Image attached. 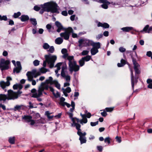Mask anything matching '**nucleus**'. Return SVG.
I'll return each mask as SVG.
<instances>
[{"mask_svg": "<svg viewBox=\"0 0 152 152\" xmlns=\"http://www.w3.org/2000/svg\"><path fill=\"white\" fill-rule=\"evenodd\" d=\"M12 62L15 66V67L13 69V72H16L17 73H19L22 69L20 62L19 61H17L16 64L15 61L14 60L12 61Z\"/></svg>", "mask_w": 152, "mask_h": 152, "instance_id": "obj_12", "label": "nucleus"}, {"mask_svg": "<svg viewBox=\"0 0 152 152\" xmlns=\"http://www.w3.org/2000/svg\"><path fill=\"white\" fill-rule=\"evenodd\" d=\"M61 76L64 78L66 82H69L70 80V76L66 73L61 74Z\"/></svg>", "mask_w": 152, "mask_h": 152, "instance_id": "obj_22", "label": "nucleus"}, {"mask_svg": "<svg viewBox=\"0 0 152 152\" xmlns=\"http://www.w3.org/2000/svg\"><path fill=\"white\" fill-rule=\"evenodd\" d=\"M102 7L105 9H107L108 8V6L106 4H103L101 5Z\"/></svg>", "mask_w": 152, "mask_h": 152, "instance_id": "obj_62", "label": "nucleus"}, {"mask_svg": "<svg viewBox=\"0 0 152 152\" xmlns=\"http://www.w3.org/2000/svg\"><path fill=\"white\" fill-rule=\"evenodd\" d=\"M7 81L4 82V81H1L0 82V86L1 88L4 90L5 91H7L5 88L6 86H8L10 85V81L12 80V78L10 77H7L6 78Z\"/></svg>", "mask_w": 152, "mask_h": 152, "instance_id": "obj_11", "label": "nucleus"}, {"mask_svg": "<svg viewBox=\"0 0 152 152\" xmlns=\"http://www.w3.org/2000/svg\"><path fill=\"white\" fill-rule=\"evenodd\" d=\"M86 39H80L79 41L78 46L81 48L82 47L86 46Z\"/></svg>", "mask_w": 152, "mask_h": 152, "instance_id": "obj_18", "label": "nucleus"}, {"mask_svg": "<svg viewBox=\"0 0 152 152\" xmlns=\"http://www.w3.org/2000/svg\"><path fill=\"white\" fill-rule=\"evenodd\" d=\"M13 88L14 89H21L23 88V86L20 84H16L13 85Z\"/></svg>", "mask_w": 152, "mask_h": 152, "instance_id": "obj_25", "label": "nucleus"}, {"mask_svg": "<svg viewBox=\"0 0 152 152\" xmlns=\"http://www.w3.org/2000/svg\"><path fill=\"white\" fill-rule=\"evenodd\" d=\"M93 42L91 40L86 39V46H89L90 45L92 46Z\"/></svg>", "mask_w": 152, "mask_h": 152, "instance_id": "obj_37", "label": "nucleus"}, {"mask_svg": "<svg viewBox=\"0 0 152 152\" xmlns=\"http://www.w3.org/2000/svg\"><path fill=\"white\" fill-rule=\"evenodd\" d=\"M97 148L98 150L100 151H102V146H97Z\"/></svg>", "mask_w": 152, "mask_h": 152, "instance_id": "obj_60", "label": "nucleus"}, {"mask_svg": "<svg viewBox=\"0 0 152 152\" xmlns=\"http://www.w3.org/2000/svg\"><path fill=\"white\" fill-rule=\"evenodd\" d=\"M69 117L71 118L72 121V123L71 125L72 127H75L77 128V126L78 125H80L79 124H78V121H79V119L76 118H73V114L71 113H69Z\"/></svg>", "mask_w": 152, "mask_h": 152, "instance_id": "obj_13", "label": "nucleus"}, {"mask_svg": "<svg viewBox=\"0 0 152 152\" xmlns=\"http://www.w3.org/2000/svg\"><path fill=\"white\" fill-rule=\"evenodd\" d=\"M101 115L104 117H105L107 116V114L105 111H103L101 113Z\"/></svg>", "mask_w": 152, "mask_h": 152, "instance_id": "obj_61", "label": "nucleus"}, {"mask_svg": "<svg viewBox=\"0 0 152 152\" xmlns=\"http://www.w3.org/2000/svg\"><path fill=\"white\" fill-rule=\"evenodd\" d=\"M46 27L47 29L49 30V31L50 32V29H51L52 27L49 24H48L46 25Z\"/></svg>", "mask_w": 152, "mask_h": 152, "instance_id": "obj_57", "label": "nucleus"}, {"mask_svg": "<svg viewBox=\"0 0 152 152\" xmlns=\"http://www.w3.org/2000/svg\"><path fill=\"white\" fill-rule=\"evenodd\" d=\"M85 61H89L91 58V56H90L88 55L86 57L83 58Z\"/></svg>", "mask_w": 152, "mask_h": 152, "instance_id": "obj_44", "label": "nucleus"}, {"mask_svg": "<svg viewBox=\"0 0 152 152\" xmlns=\"http://www.w3.org/2000/svg\"><path fill=\"white\" fill-rule=\"evenodd\" d=\"M71 106H72V108L70 109V111L71 112H72L73 111V110L75 109V103L73 101H72L71 102Z\"/></svg>", "mask_w": 152, "mask_h": 152, "instance_id": "obj_46", "label": "nucleus"}, {"mask_svg": "<svg viewBox=\"0 0 152 152\" xmlns=\"http://www.w3.org/2000/svg\"><path fill=\"white\" fill-rule=\"evenodd\" d=\"M22 21H25L29 19V17L28 16L22 15L20 18Z\"/></svg>", "mask_w": 152, "mask_h": 152, "instance_id": "obj_29", "label": "nucleus"}, {"mask_svg": "<svg viewBox=\"0 0 152 152\" xmlns=\"http://www.w3.org/2000/svg\"><path fill=\"white\" fill-rule=\"evenodd\" d=\"M23 105H17L15 107L14 109L15 110H20L23 109Z\"/></svg>", "mask_w": 152, "mask_h": 152, "instance_id": "obj_39", "label": "nucleus"}, {"mask_svg": "<svg viewBox=\"0 0 152 152\" xmlns=\"http://www.w3.org/2000/svg\"><path fill=\"white\" fill-rule=\"evenodd\" d=\"M45 60L44 61L43 65V67H45L46 66L47 62L49 65L50 68L53 67L54 66V63L56 60L57 57L55 55H46L45 56Z\"/></svg>", "mask_w": 152, "mask_h": 152, "instance_id": "obj_3", "label": "nucleus"}, {"mask_svg": "<svg viewBox=\"0 0 152 152\" xmlns=\"http://www.w3.org/2000/svg\"><path fill=\"white\" fill-rule=\"evenodd\" d=\"M133 29V27H126L122 28L121 29L124 32H129Z\"/></svg>", "mask_w": 152, "mask_h": 152, "instance_id": "obj_27", "label": "nucleus"}, {"mask_svg": "<svg viewBox=\"0 0 152 152\" xmlns=\"http://www.w3.org/2000/svg\"><path fill=\"white\" fill-rule=\"evenodd\" d=\"M114 107H106L105 110L107 112H111L113 110Z\"/></svg>", "mask_w": 152, "mask_h": 152, "instance_id": "obj_51", "label": "nucleus"}, {"mask_svg": "<svg viewBox=\"0 0 152 152\" xmlns=\"http://www.w3.org/2000/svg\"><path fill=\"white\" fill-rule=\"evenodd\" d=\"M8 98L7 95L3 94H0V101H5Z\"/></svg>", "mask_w": 152, "mask_h": 152, "instance_id": "obj_31", "label": "nucleus"}, {"mask_svg": "<svg viewBox=\"0 0 152 152\" xmlns=\"http://www.w3.org/2000/svg\"><path fill=\"white\" fill-rule=\"evenodd\" d=\"M39 71L42 73H45L48 71V70L44 67H42L39 69Z\"/></svg>", "mask_w": 152, "mask_h": 152, "instance_id": "obj_38", "label": "nucleus"}, {"mask_svg": "<svg viewBox=\"0 0 152 152\" xmlns=\"http://www.w3.org/2000/svg\"><path fill=\"white\" fill-rule=\"evenodd\" d=\"M133 63L134 65V68L136 74H139L140 73V71L139 69L140 65L134 60H133Z\"/></svg>", "mask_w": 152, "mask_h": 152, "instance_id": "obj_15", "label": "nucleus"}, {"mask_svg": "<svg viewBox=\"0 0 152 152\" xmlns=\"http://www.w3.org/2000/svg\"><path fill=\"white\" fill-rule=\"evenodd\" d=\"M41 6L42 9L40 10L39 13L41 14H43L44 11L50 12L52 13H59L58 11V6L54 2L51 1L45 3L41 5Z\"/></svg>", "mask_w": 152, "mask_h": 152, "instance_id": "obj_1", "label": "nucleus"}, {"mask_svg": "<svg viewBox=\"0 0 152 152\" xmlns=\"http://www.w3.org/2000/svg\"><path fill=\"white\" fill-rule=\"evenodd\" d=\"M21 15V13L20 12H18L16 13H15L13 15V17L15 18H17L18 17L20 16Z\"/></svg>", "mask_w": 152, "mask_h": 152, "instance_id": "obj_50", "label": "nucleus"}, {"mask_svg": "<svg viewBox=\"0 0 152 152\" xmlns=\"http://www.w3.org/2000/svg\"><path fill=\"white\" fill-rule=\"evenodd\" d=\"M146 55L149 56V57H151L152 56V52L151 51H148Z\"/></svg>", "mask_w": 152, "mask_h": 152, "instance_id": "obj_63", "label": "nucleus"}, {"mask_svg": "<svg viewBox=\"0 0 152 152\" xmlns=\"http://www.w3.org/2000/svg\"><path fill=\"white\" fill-rule=\"evenodd\" d=\"M147 83L148 84V87L150 89H152V79H148L147 80Z\"/></svg>", "mask_w": 152, "mask_h": 152, "instance_id": "obj_32", "label": "nucleus"}, {"mask_svg": "<svg viewBox=\"0 0 152 152\" xmlns=\"http://www.w3.org/2000/svg\"><path fill=\"white\" fill-rule=\"evenodd\" d=\"M121 63L118 64V66L119 67H121L123 66L126 64V61L125 60L122 59L121 61Z\"/></svg>", "mask_w": 152, "mask_h": 152, "instance_id": "obj_33", "label": "nucleus"}, {"mask_svg": "<svg viewBox=\"0 0 152 152\" xmlns=\"http://www.w3.org/2000/svg\"><path fill=\"white\" fill-rule=\"evenodd\" d=\"M63 42V39L61 37H58L55 40V42L56 44L60 45Z\"/></svg>", "mask_w": 152, "mask_h": 152, "instance_id": "obj_26", "label": "nucleus"}, {"mask_svg": "<svg viewBox=\"0 0 152 152\" xmlns=\"http://www.w3.org/2000/svg\"><path fill=\"white\" fill-rule=\"evenodd\" d=\"M131 72V83H132V87L133 88H134V83L135 82V83L137 82V79L136 78H134L133 75V72L132 70L130 69Z\"/></svg>", "mask_w": 152, "mask_h": 152, "instance_id": "obj_20", "label": "nucleus"}, {"mask_svg": "<svg viewBox=\"0 0 152 152\" xmlns=\"http://www.w3.org/2000/svg\"><path fill=\"white\" fill-rule=\"evenodd\" d=\"M40 86H39L38 89L37 91V92H36V90L35 88L32 89L31 91V92L33 93L32 96V97L34 98H38L41 96L42 94V92L43 91H41V94H39V89Z\"/></svg>", "mask_w": 152, "mask_h": 152, "instance_id": "obj_14", "label": "nucleus"}, {"mask_svg": "<svg viewBox=\"0 0 152 152\" xmlns=\"http://www.w3.org/2000/svg\"><path fill=\"white\" fill-rule=\"evenodd\" d=\"M91 55H94L98 52V50L97 49L93 47L91 49Z\"/></svg>", "mask_w": 152, "mask_h": 152, "instance_id": "obj_30", "label": "nucleus"}, {"mask_svg": "<svg viewBox=\"0 0 152 152\" xmlns=\"http://www.w3.org/2000/svg\"><path fill=\"white\" fill-rule=\"evenodd\" d=\"M35 72V70H32L31 72H28L26 74L28 80L29 81H31L32 84L33 86L35 85L36 84V80H33V76Z\"/></svg>", "mask_w": 152, "mask_h": 152, "instance_id": "obj_9", "label": "nucleus"}, {"mask_svg": "<svg viewBox=\"0 0 152 152\" xmlns=\"http://www.w3.org/2000/svg\"><path fill=\"white\" fill-rule=\"evenodd\" d=\"M89 53V51L87 50H83L81 54L83 56L87 55Z\"/></svg>", "mask_w": 152, "mask_h": 152, "instance_id": "obj_54", "label": "nucleus"}, {"mask_svg": "<svg viewBox=\"0 0 152 152\" xmlns=\"http://www.w3.org/2000/svg\"><path fill=\"white\" fill-rule=\"evenodd\" d=\"M62 89L64 95L66 96H68L67 93H69L71 91V88L69 87H67L66 89L62 88Z\"/></svg>", "mask_w": 152, "mask_h": 152, "instance_id": "obj_23", "label": "nucleus"}, {"mask_svg": "<svg viewBox=\"0 0 152 152\" xmlns=\"http://www.w3.org/2000/svg\"><path fill=\"white\" fill-rule=\"evenodd\" d=\"M80 125H78L77 126L76 128L77 130V133L80 136L79 140L80 141L81 144H82L86 142V140L85 136L86 133L85 132L83 133L82 132L80 129Z\"/></svg>", "mask_w": 152, "mask_h": 152, "instance_id": "obj_7", "label": "nucleus"}, {"mask_svg": "<svg viewBox=\"0 0 152 152\" xmlns=\"http://www.w3.org/2000/svg\"><path fill=\"white\" fill-rule=\"evenodd\" d=\"M53 95L56 98H58L60 96V94L59 92L57 91H56V92H55L53 93Z\"/></svg>", "mask_w": 152, "mask_h": 152, "instance_id": "obj_43", "label": "nucleus"}, {"mask_svg": "<svg viewBox=\"0 0 152 152\" xmlns=\"http://www.w3.org/2000/svg\"><path fill=\"white\" fill-rule=\"evenodd\" d=\"M80 115L82 118V119H81L79 120V119L78 122H80V123L83 124V123L86 124L87 122V119L86 118V114H82L81 113L80 114Z\"/></svg>", "mask_w": 152, "mask_h": 152, "instance_id": "obj_19", "label": "nucleus"}, {"mask_svg": "<svg viewBox=\"0 0 152 152\" xmlns=\"http://www.w3.org/2000/svg\"><path fill=\"white\" fill-rule=\"evenodd\" d=\"M15 137H10L9 139V141L10 143L12 144H14L15 142Z\"/></svg>", "mask_w": 152, "mask_h": 152, "instance_id": "obj_36", "label": "nucleus"}, {"mask_svg": "<svg viewBox=\"0 0 152 152\" xmlns=\"http://www.w3.org/2000/svg\"><path fill=\"white\" fill-rule=\"evenodd\" d=\"M22 118L25 120L29 124L33 125L36 124L42 123V119L34 120L32 119V116L30 115H25L22 117Z\"/></svg>", "mask_w": 152, "mask_h": 152, "instance_id": "obj_5", "label": "nucleus"}, {"mask_svg": "<svg viewBox=\"0 0 152 152\" xmlns=\"http://www.w3.org/2000/svg\"><path fill=\"white\" fill-rule=\"evenodd\" d=\"M54 80L51 77H50L48 79H46L44 82H42L40 86L39 90V94H41V91H44L45 89L47 90L49 88L48 84L50 85L53 84Z\"/></svg>", "mask_w": 152, "mask_h": 152, "instance_id": "obj_4", "label": "nucleus"}, {"mask_svg": "<svg viewBox=\"0 0 152 152\" xmlns=\"http://www.w3.org/2000/svg\"><path fill=\"white\" fill-rule=\"evenodd\" d=\"M119 50L121 52L124 53L126 51V49L123 47H121L119 48Z\"/></svg>", "mask_w": 152, "mask_h": 152, "instance_id": "obj_49", "label": "nucleus"}, {"mask_svg": "<svg viewBox=\"0 0 152 152\" xmlns=\"http://www.w3.org/2000/svg\"><path fill=\"white\" fill-rule=\"evenodd\" d=\"M117 141L119 143H120L121 142V138L119 137L118 136H116L115 138Z\"/></svg>", "mask_w": 152, "mask_h": 152, "instance_id": "obj_58", "label": "nucleus"}, {"mask_svg": "<svg viewBox=\"0 0 152 152\" xmlns=\"http://www.w3.org/2000/svg\"><path fill=\"white\" fill-rule=\"evenodd\" d=\"M97 1H98V2L101 3H107L108 4H110V3L109 2H106V0H99L98 1L97 0Z\"/></svg>", "mask_w": 152, "mask_h": 152, "instance_id": "obj_53", "label": "nucleus"}, {"mask_svg": "<svg viewBox=\"0 0 152 152\" xmlns=\"http://www.w3.org/2000/svg\"><path fill=\"white\" fill-rule=\"evenodd\" d=\"M53 84H54L55 85V86L58 89H60V85L57 80H54Z\"/></svg>", "mask_w": 152, "mask_h": 152, "instance_id": "obj_35", "label": "nucleus"}, {"mask_svg": "<svg viewBox=\"0 0 152 152\" xmlns=\"http://www.w3.org/2000/svg\"><path fill=\"white\" fill-rule=\"evenodd\" d=\"M10 63L9 61L5 60L3 58H1L0 61V69L2 71L7 70L9 68V64Z\"/></svg>", "mask_w": 152, "mask_h": 152, "instance_id": "obj_8", "label": "nucleus"}, {"mask_svg": "<svg viewBox=\"0 0 152 152\" xmlns=\"http://www.w3.org/2000/svg\"><path fill=\"white\" fill-rule=\"evenodd\" d=\"M30 20L31 22V23L34 25H36L37 24V21L34 18H31L30 19Z\"/></svg>", "mask_w": 152, "mask_h": 152, "instance_id": "obj_45", "label": "nucleus"}, {"mask_svg": "<svg viewBox=\"0 0 152 152\" xmlns=\"http://www.w3.org/2000/svg\"><path fill=\"white\" fill-rule=\"evenodd\" d=\"M98 27H102L105 28H107L109 27V25L107 23H102L100 22H99L97 25Z\"/></svg>", "mask_w": 152, "mask_h": 152, "instance_id": "obj_24", "label": "nucleus"}, {"mask_svg": "<svg viewBox=\"0 0 152 152\" xmlns=\"http://www.w3.org/2000/svg\"><path fill=\"white\" fill-rule=\"evenodd\" d=\"M152 27H149L148 25H146L143 28L141 32H145V33H150L152 32Z\"/></svg>", "mask_w": 152, "mask_h": 152, "instance_id": "obj_17", "label": "nucleus"}, {"mask_svg": "<svg viewBox=\"0 0 152 152\" xmlns=\"http://www.w3.org/2000/svg\"><path fill=\"white\" fill-rule=\"evenodd\" d=\"M49 49L48 50V52H49L52 53H53L54 51V48L53 46H51V47L50 46V48H49Z\"/></svg>", "mask_w": 152, "mask_h": 152, "instance_id": "obj_41", "label": "nucleus"}, {"mask_svg": "<svg viewBox=\"0 0 152 152\" xmlns=\"http://www.w3.org/2000/svg\"><path fill=\"white\" fill-rule=\"evenodd\" d=\"M61 53L62 54L65 53H67V51L66 49H63L61 50Z\"/></svg>", "mask_w": 152, "mask_h": 152, "instance_id": "obj_64", "label": "nucleus"}, {"mask_svg": "<svg viewBox=\"0 0 152 152\" xmlns=\"http://www.w3.org/2000/svg\"><path fill=\"white\" fill-rule=\"evenodd\" d=\"M62 58L67 59L69 61L68 65L69 71L72 73L73 71L77 72L79 69V66L77 64L73 56L68 55L67 53L63 54Z\"/></svg>", "mask_w": 152, "mask_h": 152, "instance_id": "obj_2", "label": "nucleus"}, {"mask_svg": "<svg viewBox=\"0 0 152 152\" xmlns=\"http://www.w3.org/2000/svg\"><path fill=\"white\" fill-rule=\"evenodd\" d=\"M42 47L45 50L48 49L50 48L49 45L46 43H44Z\"/></svg>", "mask_w": 152, "mask_h": 152, "instance_id": "obj_40", "label": "nucleus"}, {"mask_svg": "<svg viewBox=\"0 0 152 152\" xmlns=\"http://www.w3.org/2000/svg\"><path fill=\"white\" fill-rule=\"evenodd\" d=\"M98 121H97L96 122H91V126H95L98 124Z\"/></svg>", "mask_w": 152, "mask_h": 152, "instance_id": "obj_55", "label": "nucleus"}, {"mask_svg": "<svg viewBox=\"0 0 152 152\" xmlns=\"http://www.w3.org/2000/svg\"><path fill=\"white\" fill-rule=\"evenodd\" d=\"M33 64L34 66H37L39 64V61L37 60H36L34 61Z\"/></svg>", "mask_w": 152, "mask_h": 152, "instance_id": "obj_48", "label": "nucleus"}, {"mask_svg": "<svg viewBox=\"0 0 152 152\" xmlns=\"http://www.w3.org/2000/svg\"><path fill=\"white\" fill-rule=\"evenodd\" d=\"M111 139L109 137H107L104 139V141L105 142H107L108 144L110 143V140Z\"/></svg>", "mask_w": 152, "mask_h": 152, "instance_id": "obj_47", "label": "nucleus"}, {"mask_svg": "<svg viewBox=\"0 0 152 152\" xmlns=\"http://www.w3.org/2000/svg\"><path fill=\"white\" fill-rule=\"evenodd\" d=\"M60 63L62 64L60 66V67L61 66V74L65 73L67 69V66L66 64L61 62H60Z\"/></svg>", "mask_w": 152, "mask_h": 152, "instance_id": "obj_21", "label": "nucleus"}, {"mask_svg": "<svg viewBox=\"0 0 152 152\" xmlns=\"http://www.w3.org/2000/svg\"><path fill=\"white\" fill-rule=\"evenodd\" d=\"M85 60L82 58L79 61V63L80 66H83L84 64Z\"/></svg>", "mask_w": 152, "mask_h": 152, "instance_id": "obj_42", "label": "nucleus"}, {"mask_svg": "<svg viewBox=\"0 0 152 152\" xmlns=\"http://www.w3.org/2000/svg\"><path fill=\"white\" fill-rule=\"evenodd\" d=\"M7 17L6 16H2L0 15V20H7Z\"/></svg>", "mask_w": 152, "mask_h": 152, "instance_id": "obj_52", "label": "nucleus"}, {"mask_svg": "<svg viewBox=\"0 0 152 152\" xmlns=\"http://www.w3.org/2000/svg\"><path fill=\"white\" fill-rule=\"evenodd\" d=\"M40 9V7L35 6L34 7V9L36 11H38Z\"/></svg>", "mask_w": 152, "mask_h": 152, "instance_id": "obj_56", "label": "nucleus"}, {"mask_svg": "<svg viewBox=\"0 0 152 152\" xmlns=\"http://www.w3.org/2000/svg\"><path fill=\"white\" fill-rule=\"evenodd\" d=\"M7 92V99L8 100H14L17 99L22 93V92L20 91H18L17 92H15L12 90H9Z\"/></svg>", "mask_w": 152, "mask_h": 152, "instance_id": "obj_6", "label": "nucleus"}, {"mask_svg": "<svg viewBox=\"0 0 152 152\" xmlns=\"http://www.w3.org/2000/svg\"><path fill=\"white\" fill-rule=\"evenodd\" d=\"M62 14L65 16H66L67 15V13L66 11H63L61 12Z\"/></svg>", "mask_w": 152, "mask_h": 152, "instance_id": "obj_59", "label": "nucleus"}, {"mask_svg": "<svg viewBox=\"0 0 152 152\" xmlns=\"http://www.w3.org/2000/svg\"><path fill=\"white\" fill-rule=\"evenodd\" d=\"M55 24L58 28L57 30V32H60L61 30L64 29V28L62 25L58 21H56L55 22Z\"/></svg>", "mask_w": 152, "mask_h": 152, "instance_id": "obj_16", "label": "nucleus"}, {"mask_svg": "<svg viewBox=\"0 0 152 152\" xmlns=\"http://www.w3.org/2000/svg\"><path fill=\"white\" fill-rule=\"evenodd\" d=\"M73 29L71 27L68 28L64 32L61 33L60 35L61 37H63L65 39L68 40L69 38V34L72 32Z\"/></svg>", "mask_w": 152, "mask_h": 152, "instance_id": "obj_10", "label": "nucleus"}, {"mask_svg": "<svg viewBox=\"0 0 152 152\" xmlns=\"http://www.w3.org/2000/svg\"><path fill=\"white\" fill-rule=\"evenodd\" d=\"M92 46L93 48L98 49L100 48V43L99 42L95 43L93 42Z\"/></svg>", "mask_w": 152, "mask_h": 152, "instance_id": "obj_28", "label": "nucleus"}, {"mask_svg": "<svg viewBox=\"0 0 152 152\" xmlns=\"http://www.w3.org/2000/svg\"><path fill=\"white\" fill-rule=\"evenodd\" d=\"M62 64L61 63H58L56 65V66L57 67V69L55 70V72L57 74L58 73V71L60 70L61 68L60 67V66Z\"/></svg>", "mask_w": 152, "mask_h": 152, "instance_id": "obj_34", "label": "nucleus"}]
</instances>
